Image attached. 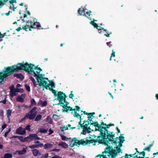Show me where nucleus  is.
<instances>
[{
    "label": "nucleus",
    "mask_w": 158,
    "mask_h": 158,
    "mask_svg": "<svg viewBox=\"0 0 158 158\" xmlns=\"http://www.w3.org/2000/svg\"><path fill=\"white\" fill-rule=\"evenodd\" d=\"M31 126L30 125H27L26 126L25 128H24L25 131L28 130L29 131H31V129L30 128Z\"/></svg>",
    "instance_id": "e433bc0d"
},
{
    "label": "nucleus",
    "mask_w": 158,
    "mask_h": 158,
    "mask_svg": "<svg viewBox=\"0 0 158 158\" xmlns=\"http://www.w3.org/2000/svg\"><path fill=\"white\" fill-rule=\"evenodd\" d=\"M47 104V101H43L41 99H40L38 103L37 104V106H40L41 107L46 106Z\"/></svg>",
    "instance_id": "2eb2a0df"
},
{
    "label": "nucleus",
    "mask_w": 158,
    "mask_h": 158,
    "mask_svg": "<svg viewBox=\"0 0 158 158\" xmlns=\"http://www.w3.org/2000/svg\"><path fill=\"white\" fill-rule=\"evenodd\" d=\"M19 139L22 142H27V137L24 138L22 136H19Z\"/></svg>",
    "instance_id": "cd10ccee"
},
{
    "label": "nucleus",
    "mask_w": 158,
    "mask_h": 158,
    "mask_svg": "<svg viewBox=\"0 0 158 158\" xmlns=\"http://www.w3.org/2000/svg\"><path fill=\"white\" fill-rule=\"evenodd\" d=\"M15 133L17 134L21 135H24L26 133V131L21 127H19L16 129Z\"/></svg>",
    "instance_id": "ddd939ff"
},
{
    "label": "nucleus",
    "mask_w": 158,
    "mask_h": 158,
    "mask_svg": "<svg viewBox=\"0 0 158 158\" xmlns=\"http://www.w3.org/2000/svg\"><path fill=\"white\" fill-rule=\"evenodd\" d=\"M48 131V129H45L44 128H40L39 129V131L41 133H45Z\"/></svg>",
    "instance_id": "c756f323"
},
{
    "label": "nucleus",
    "mask_w": 158,
    "mask_h": 158,
    "mask_svg": "<svg viewBox=\"0 0 158 158\" xmlns=\"http://www.w3.org/2000/svg\"><path fill=\"white\" fill-rule=\"evenodd\" d=\"M158 154V152H156V153H154L153 154V155H157Z\"/></svg>",
    "instance_id": "0e129e2a"
},
{
    "label": "nucleus",
    "mask_w": 158,
    "mask_h": 158,
    "mask_svg": "<svg viewBox=\"0 0 158 158\" xmlns=\"http://www.w3.org/2000/svg\"><path fill=\"white\" fill-rule=\"evenodd\" d=\"M45 122H48L50 124H52V121L51 117L49 116H48L47 118L44 120Z\"/></svg>",
    "instance_id": "393cba45"
},
{
    "label": "nucleus",
    "mask_w": 158,
    "mask_h": 158,
    "mask_svg": "<svg viewBox=\"0 0 158 158\" xmlns=\"http://www.w3.org/2000/svg\"><path fill=\"white\" fill-rule=\"evenodd\" d=\"M20 97H22L23 99H24V98L26 97V94H21V95L20 96H19Z\"/></svg>",
    "instance_id": "09e8293b"
},
{
    "label": "nucleus",
    "mask_w": 158,
    "mask_h": 158,
    "mask_svg": "<svg viewBox=\"0 0 158 158\" xmlns=\"http://www.w3.org/2000/svg\"><path fill=\"white\" fill-rule=\"evenodd\" d=\"M60 150V149L55 148V149H52V151H54V152H59Z\"/></svg>",
    "instance_id": "49530a36"
},
{
    "label": "nucleus",
    "mask_w": 158,
    "mask_h": 158,
    "mask_svg": "<svg viewBox=\"0 0 158 158\" xmlns=\"http://www.w3.org/2000/svg\"><path fill=\"white\" fill-rule=\"evenodd\" d=\"M48 135H50L53 133L54 131L51 130V129H50L49 130Z\"/></svg>",
    "instance_id": "37998d69"
},
{
    "label": "nucleus",
    "mask_w": 158,
    "mask_h": 158,
    "mask_svg": "<svg viewBox=\"0 0 158 158\" xmlns=\"http://www.w3.org/2000/svg\"><path fill=\"white\" fill-rule=\"evenodd\" d=\"M14 68L15 70H23L28 73L31 76L30 78L35 87L43 86L49 89L55 87L54 83L45 77L44 74H41L42 69L38 66L27 63H22L18 64V66Z\"/></svg>",
    "instance_id": "f257e3e1"
},
{
    "label": "nucleus",
    "mask_w": 158,
    "mask_h": 158,
    "mask_svg": "<svg viewBox=\"0 0 158 158\" xmlns=\"http://www.w3.org/2000/svg\"><path fill=\"white\" fill-rule=\"evenodd\" d=\"M27 142H30L33 140H40V138L38 137L37 134H31L27 137Z\"/></svg>",
    "instance_id": "f8f14e48"
},
{
    "label": "nucleus",
    "mask_w": 158,
    "mask_h": 158,
    "mask_svg": "<svg viewBox=\"0 0 158 158\" xmlns=\"http://www.w3.org/2000/svg\"><path fill=\"white\" fill-rule=\"evenodd\" d=\"M91 11L90 10L86 11L85 13L84 14L83 16L87 17L88 19H89L90 20H91Z\"/></svg>",
    "instance_id": "a211bd4d"
},
{
    "label": "nucleus",
    "mask_w": 158,
    "mask_h": 158,
    "mask_svg": "<svg viewBox=\"0 0 158 158\" xmlns=\"http://www.w3.org/2000/svg\"><path fill=\"white\" fill-rule=\"evenodd\" d=\"M58 145L62 147L63 148H66L68 147V145L64 142H60L59 144Z\"/></svg>",
    "instance_id": "b1692460"
},
{
    "label": "nucleus",
    "mask_w": 158,
    "mask_h": 158,
    "mask_svg": "<svg viewBox=\"0 0 158 158\" xmlns=\"http://www.w3.org/2000/svg\"><path fill=\"white\" fill-rule=\"evenodd\" d=\"M21 86V85L19 84H18L16 85L17 88L20 87Z\"/></svg>",
    "instance_id": "4d7b16f0"
},
{
    "label": "nucleus",
    "mask_w": 158,
    "mask_h": 158,
    "mask_svg": "<svg viewBox=\"0 0 158 158\" xmlns=\"http://www.w3.org/2000/svg\"><path fill=\"white\" fill-rule=\"evenodd\" d=\"M52 158H62L61 156L56 155L52 157Z\"/></svg>",
    "instance_id": "de8ad7c7"
},
{
    "label": "nucleus",
    "mask_w": 158,
    "mask_h": 158,
    "mask_svg": "<svg viewBox=\"0 0 158 158\" xmlns=\"http://www.w3.org/2000/svg\"><path fill=\"white\" fill-rule=\"evenodd\" d=\"M87 115L88 118V120L89 121H87L85 120L83 124H84L83 125H84L86 124L87 125H88V129L91 131V129L90 127L93 126H94L95 127L94 124L96 123H93V121H92V119L94 117V116L91 113H89ZM96 123H98L97 122H96ZM91 132V131H90V132Z\"/></svg>",
    "instance_id": "9b49d317"
},
{
    "label": "nucleus",
    "mask_w": 158,
    "mask_h": 158,
    "mask_svg": "<svg viewBox=\"0 0 158 158\" xmlns=\"http://www.w3.org/2000/svg\"><path fill=\"white\" fill-rule=\"evenodd\" d=\"M116 129H117V130L118 131V132L119 133H120V130L119 129H118V127H116Z\"/></svg>",
    "instance_id": "13d9d810"
},
{
    "label": "nucleus",
    "mask_w": 158,
    "mask_h": 158,
    "mask_svg": "<svg viewBox=\"0 0 158 158\" xmlns=\"http://www.w3.org/2000/svg\"><path fill=\"white\" fill-rule=\"evenodd\" d=\"M22 20L24 22H26V25L23 27L22 29L26 31H27L28 29H29V31H31V28H32V26L33 23V22L31 20L30 21L29 20L27 21V15L26 14L24 15L23 18L22 19Z\"/></svg>",
    "instance_id": "9d476101"
},
{
    "label": "nucleus",
    "mask_w": 158,
    "mask_h": 158,
    "mask_svg": "<svg viewBox=\"0 0 158 158\" xmlns=\"http://www.w3.org/2000/svg\"><path fill=\"white\" fill-rule=\"evenodd\" d=\"M20 107H24L25 108H28V107H29V106H27V105H25V104H23V105H22L21 106H20Z\"/></svg>",
    "instance_id": "8fccbe9b"
},
{
    "label": "nucleus",
    "mask_w": 158,
    "mask_h": 158,
    "mask_svg": "<svg viewBox=\"0 0 158 158\" xmlns=\"http://www.w3.org/2000/svg\"><path fill=\"white\" fill-rule=\"evenodd\" d=\"M6 33H4L3 34H2L0 32V39L2 38L5 35H6Z\"/></svg>",
    "instance_id": "c03bdc74"
},
{
    "label": "nucleus",
    "mask_w": 158,
    "mask_h": 158,
    "mask_svg": "<svg viewBox=\"0 0 158 158\" xmlns=\"http://www.w3.org/2000/svg\"><path fill=\"white\" fill-rule=\"evenodd\" d=\"M17 100L19 102H24V100L23 98L22 97H20L19 96H18L17 98Z\"/></svg>",
    "instance_id": "7c9ffc66"
},
{
    "label": "nucleus",
    "mask_w": 158,
    "mask_h": 158,
    "mask_svg": "<svg viewBox=\"0 0 158 158\" xmlns=\"http://www.w3.org/2000/svg\"><path fill=\"white\" fill-rule=\"evenodd\" d=\"M53 118L56 121H57L60 119L59 116L56 114H53Z\"/></svg>",
    "instance_id": "72a5a7b5"
},
{
    "label": "nucleus",
    "mask_w": 158,
    "mask_h": 158,
    "mask_svg": "<svg viewBox=\"0 0 158 158\" xmlns=\"http://www.w3.org/2000/svg\"><path fill=\"white\" fill-rule=\"evenodd\" d=\"M49 154L48 153H46L44 154V155L42 156L41 158H47L48 157Z\"/></svg>",
    "instance_id": "ea45409f"
},
{
    "label": "nucleus",
    "mask_w": 158,
    "mask_h": 158,
    "mask_svg": "<svg viewBox=\"0 0 158 158\" xmlns=\"http://www.w3.org/2000/svg\"><path fill=\"white\" fill-rule=\"evenodd\" d=\"M15 89L16 90V92H21V93H23L24 92V90L22 89H18L17 88H16Z\"/></svg>",
    "instance_id": "c9c22d12"
},
{
    "label": "nucleus",
    "mask_w": 158,
    "mask_h": 158,
    "mask_svg": "<svg viewBox=\"0 0 158 158\" xmlns=\"http://www.w3.org/2000/svg\"><path fill=\"white\" fill-rule=\"evenodd\" d=\"M111 42L110 41L109 42H107L106 44L109 47H110L112 46V44H111Z\"/></svg>",
    "instance_id": "79ce46f5"
},
{
    "label": "nucleus",
    "mask_w": 158,
    "mask_h": 158,
    "mask_svg": "<svg viewBox=\"0 0 158 158\" xmlns=\"http://www.w3.org/2000/svg\"><path fill=\"white\" fill-rule=\"evenodd\" d=\"M74 153H72L70 155V156H74Z\"/></svg>",
    "instance_id": "338daca9"
},
{
    "label": "nucleus",
    "mask_w": 158,
    "mask_h": 158,
    "mask_svg": "<svg viewBox=\"0 0 158 158\" xmlns=\"http://www.w3.org/2000/svg\"><path fill=\"white\" fill-rule=\"evenodd\" d=\"M25 88L29 92H30L31 91L30 88L29 86L28 85H25Z\"/></svg>",
    "instance_id": "a19ab883"
},
{
    "label": "nucleus",
    "mask_w": 158,
    "mask_h": 158,
    "mask_svg": "<svg viewBox=\"0 0 158 158\" xmlns=\"http://www.w3.org/2000/svg\"><path fill=\"white\" fill-rule=\"evenodd\" d=\"M24 4H23V3H21L19 5L21 6H23V5Z\"/></svg>",
    "instance_id": "69168bd1"
},
{
    "label": "nucleus",
    "mask_w": 158,
    "mask_h": 158,
    "mask_svg": "<svg viewBox=\"0 0 158 158\" xmlns=\"http://www.w3.org/2000/svg\"><path fill=\"white\" fill-rule=\"evenodd\" d=\"M12 13L11 11H9L8 13H6L5 14L6 15H7V16H8V15H10V13Z\"/></svg>",
    "instance_id": "864d4df0"
},
{
    "label": "nucleus",
    "mask_w": 158,
    "mask_h": 158,
    "mask_svg": "<svg viewBox=\"0 0 158 158\" xmlns=\"http://www.w3.org/2000/svg\"><path fill=\"white\" fill-rule=\"evenodd\" d=\"M71 125L70 124H68L67 126H64L63 127H60V129L61 131H64V130H66L68 129L69 127L70 129H73L71 127Z\"/></svg>",
    "instance_id": "aec40b11"
},
{
    "label": "nucleus",
    "mask_w": 158,
    "mask_h": 158,
    "mask_svg": "<svg viewBox=\"0 0 158 158\" xmlns=\"http://www.w3.org/2000/svg\"><path fill=\"white\" fill-rule=\"evenodd\" d=\"M71 93L69 95V97L70 98H72L73 97H74V95L72 94L73 93V91H72L71 92Z\"/></svg>",
    "instance_id": "a18cd8bd"
},
{
    "label": "nucleus",
    "mask_w": 158,
    "mask_h": 158,
    "mask_svg": "<svg viewBox=\"0 0 158 158\" xmlns=\"http://www.w3.org/2000/svg\"><path fill=\"white\" fill-rule=\"evenodd\" d=\"M41 26L40 25L39 23L37 22H34L33 23L32 26V28L39 29L40 27Z\"/></svg>",
    "instance_id": "5701e85b"
},
{
    "label": "nucleus",
    "mask_w": 158,
    "mask_h": 158,
    "mask_svg": "<svg viewBox=\"0 0 158 158\" xmlns=\"http://www.w3.org/2000/svg\"><path fill=\"white\" fill-rule=\"evenodd\" d=\"M93 21H91L90 22V23L94 27V28H96L98 30V32L101 34L104 35L108 37H110V35L111 34V32H109L106 29H105L99 26L95 23V22L97 21V20H95L94 19H93Z\"/></svg>",
    "instance_id": "0eeeda50"
},
{
    "label": "nucleus",
    "mask_w": 158,
    "mask_h": 158,
    "mask_svg": "<svg viewBox=\"0 0 158 158\" xmlns=\"http://www.w3.org/2000/svg\"><path fill=\"white\" fill-rule=\"evenodd\" d=\"M12 111L10 110H7L6 115L7 117L8 118L9 121H10V118L11 116Z\"/></svg>",
    "instance_id": "a878e982"
},
{
    "label": "nucleus",
    "mask_w": 158,
    "mask_h": 158,
    "mask_svg": "<svg viewBox=\"0 0 158 158\" xmlns=\"http://www.w3.org/2000/svg\"><path fill=\"white\" fill-rule=\"evenodd\" d=\"M44 146L43 144H35L31 145L29 146L30 148L31 149H33L36 148H38L39 147H42Z\"/></svg>",
    "instance_id": "f3484780"
},
{
    "label": "nucleus",
    "mask_w": 158,
    "mask_h": 158,
    "mask_svg": "<svg viewBox=\"0 0 158 158\" xmlns=\"http://www.w3.org/2000/svg\"><path fill=\"white\" fill-rule=\"evenodd\" d=\"M19 136L13 135L12 136V137L11 138H15V139L17 138L19 139Z\"/></svg>",
    "instance_id": "3c124183"
},
{
    "label": "nucleus",
    "mask_w": 158,
    "mask_h": 158,
    "mask_svg": "<svg viewBox=\"0 0 158 158\" xmlns=\"http://www.w3.org/2000/svg\"><path fill=\"white\" fill-rule=\"evenodd\" d=\"M6 126V124H4L2 126V129H4V128H5Z\"/></svg>",
    "instance_id": "603ef678"
},
{
    "label": "nucleus",
    "mask_w": 158,
    "mask_h": 158,
    "mask_svg": "<svg viewBox=\"0 0 158 158\" xmlns=\"http://www.w3.org/2000/svg\"><path fill=\"white\" fill-rule=\"evenodd\" d=\"M156 99L158 100V93L156 95Z\"/></svg>",
    "instance_id": "052dcab7"
},
{
    "label": "nucleus",
    "mask_w": 158,
    "mask_h": 158,
    "mask_svg": "<svg viewBox=\"0 0 158 158\" xmlns=\"http://www.w3.org/2000/svg\"><path fill=\"white\" fill-rule=\"evenodd\" d=\"M3 148V146L2 145L0 144V149H2Z\"/></svg>",
    "instance_id": "e2e57ef3"
},
{
    "label": "nucleus",
    "mask_w": 158,
    "mask_h": 158,
    "mask_svg": "<svg viewBox=\"0 0 158 158\" xmlns=\"http://www.w3.org/2000/svg\"><path fill=\"white\" fill-rule=\"evenodd\" d=\"M53 145L51 143H47L45 144L44 145V149H50L53 147Z\"/></svg>",
    "instance_id": "4be33fe9"
},
{
    "label": "nucleus",
    "mask_w": 158,
    "mask_h": 158,
    "mask_svg": "<svg viewBox=\"0 0 158 158\" xmlns=\"http://www.w3.org/2000/svg\"><path fill=\"white\" fill-rule=\"evenodd\" d=\"M10 95L12 97L16 96L17 94V92H16V90L15 89L10 88Z\"/></svg>",
    "instance_id": "dca6fc26"
},
{
    "label": "nucleus",
    "mask_w": 158,
    "mask_h": 158,
    "mask_svg": "<svg viewBox=\"0 0 158 158\" xmlns=\"http://www.w3.org/2000/svg\"><path fill=\"white\" fill-rule=\"evenodd\" d=\"M52 93L55 97H56L57 99L59 102L60 103L58 105L60 104L63 106L64 111L67 112L69 110H72V108L71 107L67 106L69 103L65 101V95L64 94L61 92H58L53 89H52Z\"/></svg>",
    "instance_id": "7ed1b4c3"
},
{
    "label": "nucleus",
    "mask_w": 158,
    "mask_h": 158,
    "mask_svg": "<svg viewBox=\"0 0 158 158\" xmlns=\"http://www.w3.org/2000/svg\"><path fill=\"white\" fill-rule=\"evenodd\" d=\"M117 153L115 149L112 150L111 148H106L105 151L102 152V155H99L95 158H115Z\"/></svg>",
    "instance_id": "423d86ee"
},
{
    "label": "nucleus",
    "mask_w": 158,
    "mask_h": 158,
    "mask_svg": "<svg viewBox=\"0 0 158 158\" xmlns=\"http://www.w3.org/2000/svg\"><path fill=\"white\" fill-rule=\"evenodd\" d=\"M11 131V128H10L9 130L6 131L5 133V134L4 135V136L5 137H6L7 136V135H8V133L10 131Z\"/></svg>",
    "instance_id": "58836bf2"
},
{
    "label": "nucleus",
    "mask_w": 158,
    "mask_h": 158,
    "mask_svg": "<svg viewBox=\"0 0 158 158\" xmlns=\"http://www.w3.org/2000/svg\"><path fill=\"white\" fill-rule=\"evenodd\" d=\"M14 76L17 77L18 78H19L22 80L23 79V75L21 74H15Z\"/></svg>",
    "instance_id": "bb28decb"
},
{
    "label": "nucleus",
    "mask_w": 158,
    "mask_h": 158,
    "mask_svg": "<svg viewBox=\"0 0 158 158\" xmlns=\"http://www.w3.org/2000/svg\"><path fill=\"white\" fill-rule=\"evenodd\" d=\"M113 81L114 82H116V79H114Z\"/></svg>",
    "instance_id": "774afa93"
},
{
    "label": "nucleus",
    "mask_w": 158,
    "mask_h": 158,
    "mask_svg": "<svg viewBox=\"0 0 158 158\" xmlns=\"http://www.w3.org/2000/svg\"><path fill=\"white\" fill-rule=\"evenodd\" d=\"M31 105L32 106L37 105V104L35 100L34 99H31Z\"/></svg>",
    "instance_id": "473e14b6"
},
{
    "label": "nucleus",
    "mask_w": 158,
    "mask_h": 158,
    "mask_svg": "<svg viewBox=\"0 0 158 158\" xmlns=\"http://www.w3.org/2000/svg\"><path fill=\"white\" fill-rule=\"evenodd\" d=\"M36 109L37 107H33L29 112L26 114L23 119H25L29 118L30 120L34 119L37 114V112L36 111Z\"/></svg>",
    "instance_id": "1a4fd4ad"
},
{
    "label": "nucleus",
    "mask_w": 158,
    "mask_h": 158,
    "mask_svg": "<svg viewBox=\"0 0 158 158\" xmlns=\"http://www.w3.org/2000/svg\"><path fill=\"white\" fill-rule=\"evenodd\" d=\"M96 138V136L94 135H89V139H81L79 140L78 139H74L71 142L74 143L73 144V146H74L75 145L79 146L80 145L82 144L83 145H85L87 144H88L91 143H95L96 140L95 139Z\"/></svg>",
    "instance_id": "39448f33"
},
{
    "label": "nucleus",
    "mask_w": 158,
    "mask_h": 158,
    "mask_svg": "<svg viewBox=\"0 0 158 158\" xmlns=\"http://www.w3.org/2000/svg\"><path fill=\"white\" fill-rule=\"evenodd\" d=\"M42 118V116L41 115H38L35 118V121H39L41 120Z\"/></svg>",
    "instance_id": "2f4dec72"
},
{
    "label": "nucleus",
    "mask_w": 158,
    "mask_h": 158,
    "mask_svg": "<svg viewBox=\"0 0 158 158\" xmlns=\"http://www.w3.org/2000/svg\"><path fill=\"white\" fill-rule=\"evenodd\" d=\"M94 125L95 128V131H98L100 132V136L98 137L97 139L100 143H103L108 146L107 148H111L112 150L114 147L118 153L122 152L120 148L122 146V143H123L124 137L123 135L121 134L119 137H117L115 139L112 140L114 137L113 132H108L107 129L111 126H114L113 124L107 125L106 124L102 122L101 125L98 123H94Z\"/></svg>",
    "instance_id": "f03ea898"
},
{
    "label": "nucleus",
    "mask_w": 158,
    "mask_h": 158,
    "mask_svg": "<svg viewBox=\"0 0 158 158\" xmlns=\"http://www.w3.org/2000/svg\"><path fill=\"white\" fill-rule=\"evenodd\" d=\"M87 10L86 6H85L83 7L81 6L77 10L78 13L81 15H82L83 16L84 14L85 13L86 10Z\"/></svg>",
    "instance_id": "4468645a"
},
{
    "label": "nucleus",
    "mask_w": 158,
    "mask_h": 158,
    "mask_svg": "<svg viewBox=\"0 0 158 158\" xmlns=\"http://www.w3.org/2000/svg\"><path fill=\"white\" fill-rule=\"evenodd\" d=\"M83 113L84 114L88 115L89 113L86 112L85 111H84L83 112Z\"/></svg>",
    "instance_id": "680f3d73"
},
{
    "label": "nucleus",
    "mask_w": 158,
    "mask_h": 158,
    "mask_svg": "<svg viewBox=\"0 0 158 158\" xmlns=\"http://www.w3.org/2000/svg\"><path fill=\"white\" fill-rule=\"evenodd\" d=\"M27 152V148H23L22 150L21 151H17L15 153L16 154L17 153H18V154L20 155H23L25 154Z\"/></svg>",
    "instance_id": "6ab92c4d"
},
{
    "label": "nucleus",
    "mask_w": 158,
    "mask_h": 158,
    "mask_svg": "<svg viewBox=\"0 0 158 158\" xmlns=\"http://www.w3.org/2000/svg\"><path fill=\"white\" fill-rule=\"evenodd\" d=\"M12 155L10 153H6L4 154L3 158H11Z\"/></svg>",
    "instance_id": "c85d7f7f"
},
{
    "label": "nucleus",
    "mask_w": 158,
    "mask_h": 158,
    "mask_svg": "<svg viewBox=\"0 0 158 158\" xmlns=\"http://www.w3.org/2000/svg\"><path fill=\"white\" fill-rule=\"evenodd\" d=\"M33 155L35 156H37L39 155H41V154L39 150L36 149H35L32 150Z\"/></svg>",
    "instance_id": "412c9836"
},
{
    "label": "nucleus",
    "mask_w": 158,
    "mask_h": 158,
    "mask_svg": "<svg viewBox=\"0 0 158 158\" xmlns=\"http://www.w3.org/2000/svg\"><path fill=\"white\" fill-rule=\"evenodd\" d=\"M76 109L74 110V111L72 112V114L75 117L80 118V121L79 122L78 125V129L81 127L83 129V131L81 134L83 135H85L87 133H89L90 131L88 129V125L86 124L84 125H82L81 124V116L82 114V111L80 110V108L77 106H76Z\"/></svg>",
    "instance_id": "20e7f679"
},
{
    "label": "nucleus",
    "mask_w": 158,
    "mask_h": 158,
    "mask_svg": "<svg viewBox=\"0 0 158 158\" xmlns=\"http://www.w3.org/2000/svg\"><path fill=\"white\" fill-rule=\"evenodd\" d=\"M34 143H38V144H43L42 143H40V142L39 141H35L34 142Z\"/></svg>",
    "instance_id": "5fc2aeb1"
},
{
    "label": "nucleus",
    "mask_w": 158,
    "mask_h": 158,
    "mask_svg": "<svg viewBox=\"0 0 158 158\" xmlns=\"http://www.w3.org/2000/svg\"><path fill=\"white\" fill-rule=\"evenodd\" d=\"M22 29V28H21V27H18V28H17V29H16V30L18 31H19L21 30Z\"/></svg>",
    "instance_id": "6e6d98bb"
},
{
    "label": "nucleus",
    "mask_w": 158,
    "mask_h": 158,
    "mask_svg": "<svg viewBox=\"0 0 158 158\" xmlns=\"http://www.w3.org/2000/svg\"><path fill=\"white\" fill-rule=\"evenodd\" d=\"M109 93L110 95V96H111V97L112 98V99H113V98H114L113 97L112 95L111 94V93H109Z\"/></svg>",
    "instance_id": "bf43d9fd"
},
{
    "label": "nucleus",
    "mask_w": 158,
    "mask_h": 158,
    "mask_svg": "<svg viewBox=\"0 0 158 158\" xmlns=\"http://www.w3.org/2000/svg\"><path fill=\"white\" fill-rule=\"evenodd\" d=\"M17 66L18 64L16 65L8 67L5 69L2 72L0 73V83L2 82L5 78L10 75L12 72L18 71H19L15 70L14 68V67Z\"/></svg>",
    "instance_id": "6e6552de"
},
{
    "label": "nucleus",
    "mask_w": 158,
    "mask_h": 158,
    "mask_svg": "<svg viewBox=\"0 0 158 158\" xmlns=\"http://www.w3.org/2000/svg\"><path fill=\"white\" fill-rule=\"evenodd\" d=\"M60 136L61 137V139L63 140H67L68 139L66 136L62 135H60Z\"/></svg>",
    "instance_id": "f704fd0d"
},
{
    "label": "nucleus",
    "mask_w": 158,
    "mask_h": 158,
    "mask_svg": "<svg viewBox=\"0 0 158 158\" xmlns=\"http://www.w3.org/2000/svg\"><path fill=\"white\" fill-rule=\"evenodd\" d=\"M115 52L113 50H112V53L111 54V57L110 58V60H112V57H114L115 56Z\"/></svg>",
    "instance_id": "4c0bfd02"
}]
</instances>
